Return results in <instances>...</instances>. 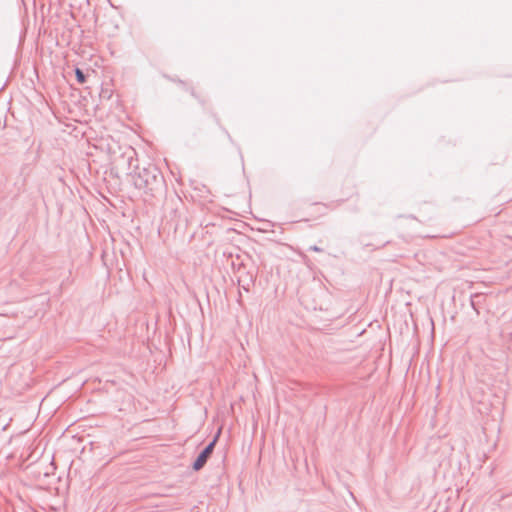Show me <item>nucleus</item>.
I'll list each match as a JSON object with an SVG mask.
<instances>
[{"mask_svg":"<svg viewBox=\"0 0 512 512\" xmlns=\"http://www.w3.org/2000/svg\"><path fill=\"white\" fill-rule=\"evenodd\" d=\"M134 171L133 182L136 188L153 191L162 182V176L154 165Z\"/></svg>","mask_w":512,"mask_h":512,"instance_id":"1","label":"nucleus"},{"mask_svg":"<svg viewBox=\"0 0 512 512\" xmlns=\"http://www.w3.org/2000/svg\"><path fill=\"white\" fill-rule=\"evenodd\" d=\"M217 438L218 435H216L214 439L199 453V455L197 456L196 460L193 462L192 465V468L195 471L200 470L206 464L207 460L209 459L214 450Z\"/></svg>","mask_w":512,"mask_h":512,"instance_id":"2","label":"nucleus"},{"mask_svg":"<svg viewBox=\"0 0 512 512\" xmlns=\"http://www.w3.org/2000/svg\"><path fill=\"white\" fill-rule=\"evenodd\" d=\"M483 300H484V296L482 294H473L471 296V299H470L471 306L476 311L477 314H479V308H480Z\"/></svg>","mask_w":512,"mask_h":512,"instance_id":"3","label":"nucleus"},{"mask_svg":"<svg viewBox=\"0 0 512 512\" xmlns=\"http://www.w3.org/2000/svg\"><path fill=\"white\" fill-rule=\"evenodd\" d=\"M75 75H76V79L79 83H84L86 81V76L84 74V72L79 69V68H76L75 70Z\"/></svg>","mask_w":512,"mask_h":512,"instance_id":"4","label":"nucleus"},{"mask_svg":"<svg viewBox=\"0 0 512 512\" xmlns=\"http://www.w3.org/2000/svg\"><path fill=\"white\" fill-rule=\"evenodd\" d=\"M309 250H312V251H315V252H321V251H322V249H321V248H319V247H318V246H316V245L311 246V247L309 248Z\"/></svg>","mask_w":512,"mask_h":512,"instance_id":"5","label":"nucleus"},{"mask_svg":"<svg viewBox=\"0 0 512 512\" xmlns=\"http://www.w3.org/2000/svg\"><path fill=\"white\" fill-rule=\"evenodd\" d=\"M132 160H133V156L132 155L128 156L129 165H131Z\"/></svg>","mask_w":512,"mask_h":512,"instance_id":"6","label":"nucleus"}]
</instances>
